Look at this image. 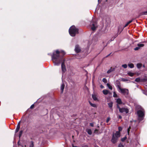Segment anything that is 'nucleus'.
I'll use <instances>...</instances> for the list:
<instances>
[{"mask_svg":"<svg viewBox=\"0 0 147 147\" xmlns=\"http://www.w3.org/2000/svg\"><path fill=\"white\" fill-rule=\"evenodd\" d=\"M63 51H59L58 50L54 51L51 55L52 59L55 65H59L63 61V57L65 54Z\"/></svg>","mask_w":147,"mask_h":147,"instance_id":"1","label":"nucleus"},{"mask_svg":"<svg viewBox=\"0 0 147 147\" xmlns=\"http://www.w3.org/2000/svg\"><path fill=\"white\" fill-rule=\"evenodd\" d=\"M69 32L71 36H74L76 34L78 33V29L76 28L74 26H72L69 28Z\"/></svg>","mask_w":147,"mask_h":147,"instance_id":"2","label":"nucleus"},{"mask_svg":"<svg viewBox=\"0 0 147 147\" xmlns=\"http://www.w3.org/2000/svg\"><path fill=\"white\" fill-rule=\"evenodd\" d=\"M120 136V133L119 131H116L114 134H113L112 139L111 140V142L113 144L117 142L118 138Z\"/></svg>","mask_w":147,"mask_h":147,"instance_id":"3","label":"nucleus"},{"mask_svg":"<svg viewBox=\"0 0 147 147\" xmlns=\"http://www.w3.org/2000/svg\"><path fill=\"white\" fill-rule=\"evenodd\" d=\"M118 88L120 90L119 92L123 94L125 96H127L129 94L128 90L126 88H121L120 86H118Z\"/></svg>","mask_w":147,"mask_h":147,"instance_id":"4","label":"nucleus"},{"mask_svg":"<svg viewBox=\"0 0 147 147\" xmlns=\"http://www.w3.org/2000/svg\"><path fill=\"white\" fill-rule=\"evenodd\" d=\"M137 114L139 117L138 119L140 121L143 119L144 117V111L143 110H139L138 111Z\"/></svg>","mask_w":147,"mask_h":147,"instance_id":"5","label":"nucleus"},{"mask_svg":"<svg viewBox=\"0 0 147 147\" xmlns=\"http://www.w3.org/2000/svg\"><path fill=\"white\" fill-rule=\"evenodd\" d=\"M91 29L93 31L95 30L97 27V23L94 19H92L90 23Z\"/></svg>","mask_w":147,"mask_h":147,"instance_id":"6","label":"nucleus"},{"mask_svg":"<svg viewBox=\"0 0 147 147\" xmlns=\"http://www.w3.org/2000/svg\"><path fill=\"white\" fill-rule=\"evenodd\" d=\"M117 108L119 109V111L120 113L125 112L126 113H127L129 112V110L127 108L125 107L121 108L118 105H117Z\"/></svg>","mask_w":147,"mask_h":147,"instance_id":"7","label":"nucleus"},{"mask_svg":"<svg viewBox=\"0 0 147 147\" xmlns=\"http://www.w3.org/2000/svg\"><path fill=\"white\" fill-rule=\"evenodd\" d=\"M75 50L76 52L77 53L80 52L81 50L79 46L78 45H76Z\"/></svg>","mask_w":147,"mask_h":147,"instance_id":"8","label":"nucleus"},{"mask_svg":"<svg viewBox=\"0 0 147 147\" xmlns=\"http://www.w3.org/2000/svg\"><path fill=\"white\" fill-rule=\"evenodd\" d=\"M61 69L62 72H64L66 71L65 65L64 64V62H62L61 63Z\"/></svg>","mask_w":147,"mask_h":147,"instance_id":"9","label":"nucleus"},{"mask_svg":"<svg viewBox=\"0 0 147 147\" xmlns=\"http://www.w3.org/2000/svg\"><path fill=\"white\" fill-rule=\"evenodd\" d=\"M20 122L18 123V125L17 126V127L16 128V130H15V132L16 133L19 130V129L20 128Z\"/></svg>","mask_w":147,"mask_h":147,"instance_id":"10","label":"nucleus"},{"mask_svg":"<svg viewBox=\"0 0 147 147\" xmlns=\"http://www.w3.org/2000/svg\"><path fill=\"white\" fill-rule=\"evenodd\" d=\"M116 102L119 105H121L122 103V102L121 101V99L119 98L118 99H117L116 100Z\"/></svg>","mask_w":147,"mask_h":147,"instance_id":"11","label":"nucleus"},{"mask_svg":"<svg viewBox=\"0 0 147 147\" xmlns=\"http://www.w3.org/2000/svg\"><path fill=\"white\" fill-rule=\"evenodd\" d=\"M113 102H110L108 103L109 107L112 110H113L112 107L113 106Z\"/></svg>","mask_w":147,"mask_h":147,"instance_id":"12","label":"nucleus"},{"mask_svg":"<svg viewBox=\"0 0 147 147\" xmlns=\"http://www.w3.org/2000/svg\"><path fill=\"white\" fill-rule=\"evenodd\" d=\"M115 69V68H113L112 67H111L110 69L107 72V73L108 74L110 73L112 71H114Z\"/></svg>","mask_w":147,"mask_h":147,"instance_id":"13","label":"nucleus"},{"mask_svg":"<svg viewBox=\"0 0 147 147\" xmlns=\"http://www.w3.org/2000/svg\"><path fill=\"white\" fill-rule=\"evenodd\" d=\"M64 87H65V85L63 83L61 85V93H63V92Z\"/></svg>","mask_w":147,"mask_h":147,"instance_id":"14","label":"nucleus"},{"mask_svg":"<svg viewBox=\"0 0 147 147\" xmlns=\"http://www.w3.org/2000/svg\"><path fill=\"white\" fill-rule=\"evenodd\" d=\"M128 65L129 67L131 68H132L134 67V64L132 63H129L128 64Z\"/></svg>","mask_w":147,"mask_h":147,"instance_id":"15","label":"nucleus"},{"mask_svg":"<svg viewBox=\"0 0 147 147\" xmlns=\"http://www.w3.org/2000/svg\"><path fill=\"white\" fill-rule=\"evenodd\" d=\"M142 66V64L141 63H138L136 64V67L138 69H140Z\"/></svg>","mask_w":147,"mask_h":147,"instance_id":"16","label":"nucleus"},{"mask_svg":"<svg viewBox=\"0 0 147 147\" xmlns=\"http://www.w3.org/2000/svg\"><path fill=\"white\" fill-rule=\"evenodd\" d=\"M86 131L89 135H91L92 134L91 130L89 129H87Z\"/></svg>","mask_w":147,"mask_h":147,"instance_id":"17","label":"nucleus"},{"mask_svg":"<svg viewBox=\"0 0 147 147\" xmlns=\"http://www.w3.org/2000/svg\"><path fill=\"white\" fill-rule=\"evenodd\" d=\"M92 97L94 100L96 101L98 100L96 96L94 94H92Z\"/></svg>","mask_w":147,"mask_h":147,"instance_id":"18","label":"nucleus"},{"mask_svg":"<svg viewBox=\"0 0 147 147\" xmlns=\"http://www.w3.org/2000/svg\"><path fill=\"white\" fill-rule=\"evenodd\" d=\"M102 92L105 95H107L108 94L109 91L108 90H104L102 91Z\"/></svg>","mask_w":147,"mask_h":147,"instance_id":"19","label":"nucleus"},{"mask_svg":"<svg viewBox=\"0 0 147 147\" xmlns=\"http://www.w3.org/2000/svg\"><path fill=\"white\" fill-rule=\"evenodd\" d=\"M127 74L129 76L131 77H132L134 76V74L133 73L129 71L127 73Z\"/></svg>","mask_w":147,"mask_h":147,"instance_id":"20","label":"nucleus"},{"mask_svg":"<svg viewBox=\"0 0 147 147\" xmlns=\"http://www.w3.org/2000/svg\"><path fill=\"white\" fill-rule=\"evenodd\" d=\"M144 46V45L142 44H137V46L140 47V48L141 47H143Z\"/></svg>","mask_w":147,"mask_h":147,"instance_id":"21","label":"nucleus"},{"mask_svg":"<svg viewBox=\"0 0 147 147\" xmlns=\"http://www.w3.org/2000/svg\"><path fill=\"white\" fill-rule=\"evenodd\" d=\"M107 85L108 88L110 90L112 89V86L109 83H107Z\"/></svg>","mask_w":147,"mask_h":147,"instance_id":"22","label":"nucleus"},{"mask_svg":"<svg viewBox=\"0 0 147 147\" xmlns=\"http://www.w3.org/2000/svg\"><path fill=\"white\" fill-rule=\"evenodd\" d=\"M132 22V20H131L128 21L125 25V27H126L127 26V25L131 23Z\"/></svg>","mask_w":147,"mask_h":147,"instance_id":"23","label":"nucleus"},{"mask_svg":"<svg viewBox=\"0 0 147 147\" xmlns=\"http://www.w3.org/2000/svg\"><path fill=\"white\" fill-rule=\"evenodd\" d=\"M89 103L90 104V105L92 107H96V105L95 104H93L91 102H89Z\"/></svg>","mask_w":147,"mask_h":147,"instance_id":"24","label":"nucleus"},{"mask_svg":"<svg viewBox=\"0 0 147 147\" xmlns=\"http://www.w3.org/2000/svg\"><path fill=\"white\" fill-rule=\"evenodd\" d=\"M140 78H136L135 80V81L136 82H139L140 81Z\"/></svg>","mask_w":147,"mask_h":147,"instance_id":"25","label":"nucleus"},{"mask_svg":"<svg viewBox=\"0 0 147 147\" xmlns=\"http://www.w3.org/2000/svg\"><path fill=\"white\" fill-rule=\"evenodd\" d=\"M122 66L125 69L127 67V65L126 64H125L123 65H122Z\"/></svg>","mask_w":147,"mask_h":147,"instance_id":"26","label":"nucleus"},{"mask_svg":"<svg viewBox=\"0 0 147 147\" xmlns=\"http://www.w3.org/2000/svg\"><path fill=\"white\" fill-rule=\"evenodd\" d=\"M22 133H23L22 131L21 130L20 131V133H19V138H20L21 137V136L22 134Z\"/></svg>","mask_w":147,"mask_h":147,"instance_id":"27","label":"nucleus"},{"mask_svg":"<svg viewBox=\"0 0 147 147\" xmlns=\"http://www.w3.org/2000/svg\"><path fill=\"white\" fill-rule=\"evenodd\" d=\"M102 81L103 82L105 83L107 82V80L105 78H103L102 79Z\"/></svg>","mask_w":147,"mask_h":147,"instance_id":"28","label":"nucleus"},{"mask_svg":"<svg viewBox=\"0 0 147 147\" xmlns=\"http://www.w3.org/2000/svg\"><path fill=\"white\" fill-rule=\"evenodd\" d=\"M121 80L123 82H126L128 81V80L126 78H122Z\"/></svg>","mask_w":147,"mask_h":147,"instance_id":"29","label":"nucleus"},{"mask_svg":"<svg viewBox=\"0 0 147 147\" xmlns=\"http://www.w3.org/2000/svg\"><path fill=\"white\" fill-rule=\"evenodd\" d=\"M126 138L127 137H125L121 139V141L122 142H123L126 139Z\"/></svg>","mask_w":147,"mask_h":147,"instance_id":"30","label":"nucleus"},{"mask_svg":"<svg viewBox=\"0 0 147 147\" xmlns=\"http://www.w3.org/2000/svg\"><path fill=\"white\" fill-rule=\"evenodd\" d=\"M142 15H147V11H144L142 12Z\"/></svg>","mask_w":147,"mask_h":147,"instance_id":"31","label":"nucleus"},{"mask_svg":"<svg viewBox=\"0 0 147 147\" xmlns=\"http://www.w3.org/2000/svg\"><path fill=\"white\" fill-rule=\"evenodd\" d=\"M110 119L111 118L110 117H108L106 121V122L107 123H108L109 121L110 120Z\"/></svg>","mask_w":147,"mask_h":147,"instance_id":"32","label":"nucleus"},{"mask_svg":"<svg viewBox=\"0 0 147 147\" xmlns=\"http://www.w3.org/2000/svg\"><path fill=\"white\" fill-rule=\"evenodd\" d=\"M113 96L114 97H117V94L115 93V92H113Z\"/></svg>","mask_w":147,"mask_h":147,"instance_id":"33","label":"nucleus"},{"mask_svg":"<svg viewBox=\"0 0 147 147\" xmlns=\"http://www.w3.org/2000/svg\"><path fill=\"white\" fill-rule=\"evenodd\" d=\"M33 146H34V144H33V142L32 141L31 142V144L30 145L29 147H33Z\"/></svg>","mask_w":147,"mask_h":147,"instance_id":"34","label":"nucleus"},{"mask_svg":"<svg viewBox=\"0 0 147 147\" xmlns=\"http://www.w3.org/2000/svg\"><path fill=\"white\" fill-rule=\"evenodd\" d=\"M140 49V47L138 46L137 47H136L134 48V50L135 51H137L139 49Z\"/></svg>","mask_w":147,"mask_h":147,"instance_id":"35","label":"nucleus"},{"mask_svg":"<svg viewBox=\"0 0 147 147\" xmlns=\"http://www.w3.org/2000/svg\"><path fill=\"white\" fill-rule=\"evenodd\" d=\"M118 147H123V146L122 144H120L119 145Z\"/></svg>","mask_w":147,"mask_h":147,"instance_id":"36","label":"nucleus"},{"mask_svg":"<svg viewBox=\"0 0 147 147\" xmlns=\"http://www.w3.org/2000/svg\"><path fill=\"white\" fill-rule=\"evenodd\" d=\"M118 129L119 131V132L120 131H121L122 130V128L121 127H118Z\"/></svg>","mask_w":147,"mask_h":147,"instance_id":"37","label":"nucleus"},{"mask_svg":"<svg viewBox=\"0 0 147 147\" xmlns=\"http://www.w3.org/2000/svg\"><path fill=\"white\" fill-rule=\"evenodd\" d=\"M131 128V127L130 126H129V128H128V129H127V132H128V134L129 135V132L130 131V129Z\"/></svg>","mask_w":147,"mask_h":147,"instance_id":"38","label":"nucleus"},{"mask_svg":"<svg viewBox=\"0 0 147 147\" xmlns=\"http://www.w3.org/2000/svg\"><path fill=\"white\" fill-rule=\"evenodd\" d=\"M34 106V104L32 105L30 107V108L31 109H33Z\"/></svg>","mask_w":147,"mask_h":147,"instance_id":"39","label":"nucleus"},{"mask_svg":"<svg viewBox=\"0 0 147 147\" xmlns=\"http://www.w3.org/2000/svg\"><path fill=\"white\" fill-rule=\"evenodd\" d=\"M122 117V116L120 115H119L118 117V118L119 119H121Z\"/></svg>","mask_w":147,"mask_h":147,"instance_id":"40","label":"nucleus"},{"mask_svg":"<svg viewBox=\"0 0 147 147\" xmlns=\"http://www.w3.org/2000/svg\"><path fill=\"white\" fill-rule=\"evenodd\" d=\"M90 125L92 127H93L94 126V124L92 123H90Z\"/></svg>","mask_w":147,"mask_h":147,"instance_id":"41","label":"nucleus"},{"mask_svg":"<svg viewBox=\"0 0 147 147\" xmlns=\"http://www.w3.org/2000/svg\"><path fill=\"white\" fill-rule=\"evenodd\" d=\"M111 54V53L109 54L108 55H107V56H106V57H108L110 54Z\"/></svg>","mask_w":147,"mask_h":147,"instance_id":"42","label":"nucleus"},{"mask_svg":"<svg viewBox=\"0 0 147 147\" xmlns=\"http://www.w3.org/2000/svg\"><path fill=\"white\" fill-rule=\"evenodd\" d=\"M100 87H101V88H103L104 86H102V85H101L100 86Z\"/></svg>","mask_w":147,"mask_h":147,"instance_id":"43","label":"nucleus"},{"mask_svg":"<svg viewBox=\"0 0 147 147\" xmlns=\"http://www.w3.org/2000/svg\"><path fill=\"white\" fill-rule=\"evenodd\" d=\"M72 147H78L76 146H74L73 145H72Z\"/></svg>","mask_w":147,"mask_h":147,"instance_id":"44","label":"nucleus"},{"mask_svg":"<svg viewBox=\"0 0 147 147\" xmlns=\"http://www.w3.org/2000/svg\"><path fill=\"white\" fill-rule=\"evenodd\" d=\"M100 0H98V2L99 3Z\"/></svg>","mask_w":147,"mask_h":147,"instance_id":"45","label":"nucleus"},{"mask_svg":"<svg viewBox=\"0 0 147 147\" xmlns=\"http://www.w3.org/2000/svg\"><path fill=\"white\" fill-rule=\"evenodd\" d=\"M143 66L144 67V65H143Z\"/></svg>","mask_w":147,"mask_h":147,"instance_id":"46","label":"nucleus"},{"mask_svg":"<svg viewBox=\"0 0 147 147\" xmlns=\"http://www.w3.org/2000/svg\"><path fill=\"white\" fill-rule=\"evenodd\" d=\"M72 137H74V136H72Z\"/></svg>","mask_w":147,"mask_h":147,"instance_id":"47","label":"nucleus"}]
</instances>
